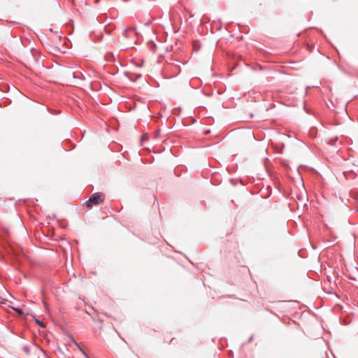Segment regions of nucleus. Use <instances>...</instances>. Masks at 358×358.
<instances>
[{"mask_svg": "<svg viewBox=\"0 0 358 358\" xmlns=\"http://www.w3.org/2000/svg\"><path fill=\"white\" fill-rule=\"evenodd\" d=\"M104 199V194L101 192L93 194L86 203V206L88 208H92L93 206L100 204Z\"/></svg>", "mask_w": 358, "mask_h": 358, "instance_id": "obj_1", "label": "nucleus"}, {"mask_svg": "<svg viewBox=\"0 0 358 358\" xmlns=\"http://www.w3.org/2000/svg\"><path fill=\"white\" fill-rule=\"evenodd\" d=\"M134 29L132 27H129L124 31L123 36H124L125 38H129L130 36L129 34L131 32H134Z\"/></svg>", "mask_w": 358, "mask_h": 358, "instance_id": "obj_2", "label": "nucleus"}, {"mask_svg": "<svg viewBox=\"0 0 358 358\" xmlns=\"http://www.w3.org/2000/svg\"><path fill=\"white\" fill-rule=\"evenodd\" d=\"M13 309L20 315H23L24 314L23 312L22 311V310L20 309V308H15Z\"/></svg>", "mask_w": 358, "mask_h": 358, "instance_id": "obj_3", "label": "nucleus"}, {"mask_svg": "<svg viewBox=\"0 0 358 358\" xmlns=\"http://www.w3.org/2000/svg\"><path fill=\"white\" fill-rule=\"evenodd\" d=\"M36 322L37 324H38L41 327H44V324L43 322H41V321H39L38 320H36Z\"/></svg>", "mask_w": 358, "mask_h": 358, "instance_id": "obj_4", "label": "nucleus"}, {"mask_svg": "<svg viewBox=\"0 0 358 358\" xmlns=\"http://www.w3.org/2000/svg\"><path fill=\"white\" fill-rule=\"evenodd\" d=\"M148 138V136L146 135H144L142 138L143 140L144 139H147Z\"/></svg>", "mask_w": 358, "mask_h": 358, "instance_id": "obj_5", "label": "nucleus"}]
</instances>
